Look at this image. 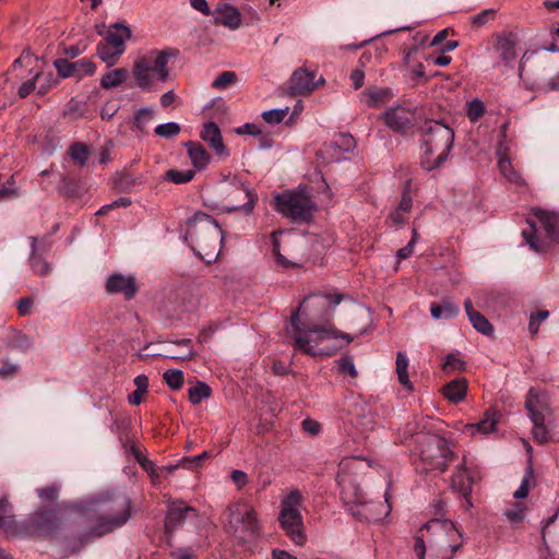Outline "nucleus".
I'll return each instance as SVG.
<instances>
[{"instance_id":"obj_33","label":"nucleus","mask_w":559,"mask_h":559,"mask_svg":"<svg viewBox=\"0 0 559 559\" xmlns=\"http://www.w3.org/2000/svg\"><path fill=\"white\" fill-rule=\"evenodd\" d=\"M96 55L103 62L107 63L108 67H111L118 62L123 53L111 48L105 40H102L96 46Z\"/></svg>"},{"instance_id":"obj_26","label":"nucleus","mask_w":559,"mask_h":559,"mask_svg":"<svg viewBox=\"0 0 559 559\" xmlns=\"http://www.w3.org/2000/svg\"><path fill=\"white\" fill-rule=\"evenodd\" d=\"M185 145L194 168L198 170L205 169L211 159L206 150L199 142L188 141Z\"/></svg>"},{"instance_id":"obj_39","label":"nucleus","mask_w":559,"mask_h":559,"mask_svg":"<svg viewBox=\"0 0 559 559\" xmlns=\"http://www.w3.org/2000/svg\"><path fill=\"white\" fill-rule=\"evenodd\" d=\"M195 176V170L193 169H187V170H179V169H169L165 173L164 179L166 181L176 183V185H182L191 181Z\"/></svg>"},{"instance_id":"obj_32","label":"nucleus","mask_w":559,"mask_h":559,"mask_svg":"<svg viewBox=\"0 0 559 559\" xmlns=\"http://www.w3.org/2000/svg\"><path fill=\"white\" fill-rule=\"evenodd\" d=\"M395 370L397 373V378L400 383L406 388L408 391H413L412 382L408 378V358L403 352H399L396 355L395 361Z\"/></svg>"},{"instance_id":"obj_49","label":"nucleus","mask_w":559,"mask_h":559,"mask_svg":"<svg viewBox=\"0 0 559 559\" xmlns=\"http://www.w3.org/2000/svg\"><path fill=\"white\" fill-rule=\"evenodd\" d=\"M37 82H40L37 93L39 95H46L52 87H55L59 81L52 72L43 73L41 78Z\"/></svg>"},{"instance_id":"obj_50","label":"nucleus","mask_w":559,"mask_h":559,"mask_svg":"<svg viewBox=\"0 0 559 559\" xmlns=\"http://www.w3.org/2000/svg\"><path fill=\"white\" fill-rule=\"evenodd\" d=\"M549 317L548 310H537L530 316L528 330L532 335L538 333L539 325Z\"/></svg>"},{"instance_id":"obj_31","label":"nucleus","mask_w":559,"mask_h":559,"mask_svg":"<svg viewBox=\"0 0 559 559\" xmlns=\"http://www.w3.org/2000/svg\"><path fill=\"white\" fill-rule=\"evenodd\" d=\"M129 71L126 68H117L106 72L100 78V87L104 90H110L120 86L127 81Z\"/></svg>"},{"instance_id":"obj_62","label":"nucleus","mask_w":559,"mask_h":559,"mask_svg":"<svg viewBox=\"0 0 559 559\" xmlns=\"http://www.w3.org/2000/svg\"><path fill=\"white\" fill-rule=\"evenodd\" d=\"M302 429L311 436H316L320 432L321 426L320 424L311 418H306L301 423Z\"/></svg>"},{"instance_id":"obj_28","label":"nucleus","mask_w":559,"mask_h":559,"mask_svg":"<svg viewBox=\"0 0 559 559\" xmlns=\"http://www.w3.org/2000/svg\"><path fill=\"white\" fill-rule=\"evenodd\" d=\"M430 313L433 319H453L460 313V307L451 299H442L439 304H432Z\"/></svg>"},{"instance_id":"obj_18","label":"nucleus","mask_w":559,"mask_h":559,"mask_svg":"<svg viewBox=\"0 0 559 559\" xmlns=\"http://www.w3.org/2000/svg\"><path fill=\"white\" fill-rule=\"evenodd\" d=\"M542 76L535 83V88L542 93L559 91V60L545 56L540 61Z\"/></svg>"},{"instance_id":"obj_21","label":"nucleus","mask_w":559,"mask_h":559,"mask_svg":"<svg viewBox=\"0 0 559 559\" xmlns=\"http://www.w3.org/2000/svg\"><path fill=\"white\" fill-rule=\"evenodd\" d=\"M131 36L132 32L130 27L123 23L117 22L109 25L103 40H105L111 48L124 53L126 41L129 40Z\"/></svg>"},{"instance_id":"obj_55","label":"nucleus","mask_w":559,"mask_h":559,"mask_svg":"<svg viewBox=\"0 0 559 559\" xmlns=\"http://www.w3.org/2000/svg\"><path fill=\"white\" fill-rule=\"evenodd\" d=\"M338 371L353 378L357 377V370L350 356H344L338 360Z\"/></svg>"},{"instance_id":"obj_59","label":"nucleus","mask_w":559,"mask_h":559,"mask_svg":"<svg viewBox=\"0 0 559 559\" xmlns=\"http://www.w3.org/2000/svg\"><path fill=\"white\" fill-rule=\"evenodd\" d=\"M335 143L341 150H343L345 152L353 150L356 144L355 139L350 134H346V133H341L337 136V140Z\"/></svg>"},{"instance_id":"obj_54","label":"nucleus","mask_w":559,"mask_h":559,"mask_svg":"<svg viewBox=\"0 0 559 559\" xmlns=\"http://www.w3.org/2000/svg\"><path fill=\"white\" fill-rule=\"evenodd\" d=\"M525 510L523 504L515 503L512 509L504 512V515L512 523H521L525 518Z\"/></svg>"},{"instance_id":"obj_51","label":"nucleus","mask_w":559,"mask_h":559,"mask_svg":"<svg viewBox=\"0 0 559 559\" xmlns=\"http://www.w3.org/2000/svg\"><path fill=\"white\" fill-rule=\"evenodd\" d=\"M41 72L37 71L34 73L33 78L23 82L19 87L17 94L21 98L27 97L32 92L36 90V82L40 80Z\"/></svg>"},{"instance_id":"obj_2","label":"nucleus","mask_w":559,"mask_h":559,"mask_svg":"<svg viewBox=\"0 0 559 559\" xmlns=\"http://www.w3.org/2000/svg\"><path fill=\"white\" fill-rule=\"evenodd\" d=\"M185 241L203 261L212 263L219 255L223 230L213 216L197 212L187 221Z\"/></svg>"},{"instance_id":"obj_15","label":"nucleus","mask_w":559,"mask_h":559,"mask_svg":"<svg viewBox=\"0 0 559 559\" xmlns=\"http://www.w3.org/2000/svg\"><path fill=\"white\" fill-rule=\"evenodd\" d=\"M234 521L241 524V528H236L234 534L242 540L254 539L261 533L262 526L258 519L257 511L247 502L237 506Z\"/></svg>"},{"instance_id":"obj_3","label":"nucleus","mask_w":559,"mask_h":559,"mask_svg":"<svg viewBox=\"0 0 559 559\" xmlns=\"http://www.w3.org/2000/svg\"><path fill=\"white\" fill-rule=\"evenodd\" d=\"M421 166L431 171L440 168L449 158L454 144V130L441 120H426L420 129Z\"/></svg>"},{"instance_id":"obj_42","label":"nucleus","mask_w":559,"mask_h":559,"mask_svg":"<svg viewBox=\"0 0 559 559\" xmlns=\"http://www.w3.org/2000/svg\"><path fill=\"white\" fill-rule=\"evenodd\" d=\"M485 112V104L479 98H474L466 103V116L471 122L478 121Z\"/></svg>"},{"instance_id":"obj_6","label":"nucleus","mask_w":559,"mask_h":559,"mask_svg":"<svg viewBox=\"0 0 559 559\" xmlns=\"http://www.w3.org/2000/svg\"><path fill=\"white\" fill-rule=\"evenodd\" d=\"M416 442L418 459L414 465L419 474L444 473L456 456L450 441L439 435L419 433L416 437Z\"/></svg>"},{"instance_id":"obj_12","label":"nucleus","mask_w":559,"mask_h":559,"mask_svg":"<svg viewBox=\"0 0 559 559\" xmlns=\"http://www.w3.org/2000/svg\"><path fill=\"white\" fill-rule=\"evenodd\" d=\"M301 502V492L298 489L290 490L289 493L282 499L281 511L277 519L281 528L290 540L298 546H302L306 543L302 515L299 511Z\"/></svg>"},{"instance_id":"obj_13","label":"nucleus","mask_w":559,"mask_h":559,"mask_svg":"<svg viewBox=\"0 0 559 559\" xmlns=\"http://www.w3.org/2000/svg\"><path fill=\"white\" fill-rule=\"evenodd\" d=\"M525 408L533 423L534 440L539 444L548 443L551 440V435L546 423L551 416V407L547 395L531 388L526 395Z\"/></svg>"},{"instance_id":"obj_23","label":"nucleus","mask_w":559,"mask_h":559,"mask_svg":"<svg viewBox=\"0 0 559 559\" xmlns=\"http://www.w3.org/2000/svg\"><path fill=\"white\" fill-rule=\"evenodd\" d=\"M452 488L457 490L466 500L469 499L473 489V477L467 472L465 459L459 463L451 478Z\"/></svg>"},{"instance_id":"obj_40","label":"nucleus","mask_w":559,"mask_h":559,"mask_svg":"<svg viewBox=\"0 0 559 559\" xmlns=\"http://www.w3.org/2000/svg\"><path fill=\"white\" fill-rule=\"evenodd\" d=\"M221 24L228 26L233 29L239 27L241 17L239 11L234 7H225L218 17Z\"/></svg>"},{"instance_id":"obj_1","label":"nucleus","mask_w":559,"mask_h":559,"mask_svg":"<svg viewBox=\"0 0 559 559\" xmlns=\"http://www.w3.org/2000/svg\"><path fill=\"white\" fill-rule=\"evenodd\" d=\"M97 502L103 514L97 518L95 524L80 535L68 539L73 552L80 551L94 539L121 528L132 518V501L126 493L107 491L98 497Z\"/></svg>"},{"instance_id":"obj_10","label":"nucleus","mask_w":559,"mask_h":559,"mask_svg":"<svg viewBox=\"0 0 559 559\" xmlns=\"http://www.w3.org/2000/svg\"><path fill=\"white\" fill-rule=\"evenodd\" d=\"M61 526L62 522L55 509L40 508L24 521H16L13 537L52 538L61 530Z\"/></svg>"},{"instance_id":"obj_7","label":"nucleus","mask_w":559,"mask_h":559,"mask_svg":"<svg viewBox=\"0 0 559 559\" xmlns=\"http://www.w3.org/2000/svg\"><path fill=\"white\" fill-rule=\"evenodd\" d=\"M179 49L166 47L162 50L153 49L146 55L139 57L132 67V75L136 85L142 91H152L154 78L158 82H166L169 79L168 62L170 58H177Z\"/></svg>"},{"instance_id":"obj_63","label":"nucleus","mask_w":559,"mask_h":559,"mask_svg":"<svg viewBox=\"0 0 559 559\" xmlns=\"http://www.w3.org/2000/svg\"><path fill=\"white\" fill-rule=\"evenodd\" d=\"M237 134L260 135L261 129L255 123H245L236 129Z\"/></svg>"},{"instance_id":"obj_16","label":"nucleus","mask_w":559,"mask_h":559,"mask_svg":"<svg viewBox=\"0 0 559 559\" xmlns=\"http://www.w3.org/2000/svg\"><path fill=\"white\" fill-rule=\"evenodd\" d=\"M381 118L391 131L405 134L415 124L416 110L404 105L392 106L384 110Z\"/></svg>"},{"instance_id":"obj_45","label":"nucleus","mask_w":559,"mask_h":559,"mask_svg":"<svg viewBox=\"0 0 559 559\" xmlns=\"http://www.w3.org/2000/svg\"><path fill=\"white\" fill-rule=\"evenodd\" d=\"M533 477H534V469H533L532 464H530L525 471V475L522 478L520 487L513 493V497L515 499H524L528 496L530 483Z\"/></svg>"},{"instance_id":"obj_61","label":"nucleus","mask_w":559,"mask_h":559,"mask_svg":"<svg viewBox=\"0 0 559 559\" xmlns=\"http://www.w3.org/2000/svg\"><path fill=\"white\" fill-rule=\"evenodd\" d=\"M230 478L239 490L248 484V475L240 469H234L230 473Z\"/></svg>"},{"instance_id":"obj_46","label":"nucleus","mask_w":559,"mask_h":559,"mask_svg":"<svg viewBox=\"0 0 559 559\" xmlns=\"http://www.w3.org/2000/svg\"><path fill=\"white\" fill-rule=\"evenodd\" d=\"M180 126L177 122H167L158 124L154 132L156 135L165 139H173L180 133Z\"/></svg>"},{"instance_id":"obj_43","label":"nucleus","mask_w":559,"mask_h":559,"mask_svg":"<svg viewBox=\"0 0 559 559\" xmlns=\"http://www.w3.org/2000/svg\"><path fill=\"white\" fill-rule=\"evenodd\" d=\"M163 378L167 385L175 391L180 390L185 382L183 372L179 369H168L164 372Z\"/></svg>"},{"instance_id":"obj_60","label":"nucleus","mask_w":559,"mask_h":559,"mask_svg":"<svg viewBox=\"0 0 559 559\" xmlns=\"http://www.w3.org/2000/svg\"><path fill=\"white\" fill-rule=\"evenodd\" d=\"M20 370L19 365L5 362L0 368V379L7 380L13 378Z\"/></svg>"},{"instance_id":"obj_56","label":"nucleus","mask_w":559,"mask_h":559,"mask_svg":"<svg viewBox=\"0 0 559 559\" xmlns=\"http://www.w3.org/2000/svg\"><path fill=\"white\" fill-rule=\"evenodd\" d=\"M36 492L43 501L51 502L57 499L59 487L57 485H50L43 488H37Z\"/></svg>"},{"instance_id":"obj_35","label":"nucleus","mask_w":559,"mask_h":559,"mask_svg":"<svg viewBox=\"0 0 559 559\" xmlns=\"http://www.w3.org/2000/svg\"><path fill=\"white\" fill-rule=\"evenodd\" d=\"M236 193L242 194L246 199L243 204L233 205L229 207V211H242L245 214H250L254 207L257 195L251 192L250 189L246 188L243 185L239 186L235 190Z\"/></svg>"},{"instance_id":"obj_14","label":"nucleus","mask_w":559,"mask_h":559,"mask_svg":"<svg viewBox=\"0 0 559 559\" xmlns=\"http://www.w3.org/2000/svg\"><path fill=\"white\" fill-rule=\"evenodd\" d=\"M199 516V511L187 504L181 499H169L166 504L164 520V534L167 539L173 538L174 534L183 527L188 520Z\"/></svg>"},{"instance_id":"obj_64","label":"nucleus","mask_w":559,"mask_h":559,"mask_svg":"<svg viewBox=\"0 0 559 559\" xmlns=\"http://www.w3.org/2000/svg\"><path fill=\"white\" fill-rule=\"evenodd\" d=\"M414 551L417 556V559H426V545L423 535L414 538Z\"/></svg>"},{"instance_id":"obj_48","label":"nucleus","mask_w":559,"mask_h":559,"mask_svg":"<svg viewBox=\"0 0 559 559\" xmlns=\"http://www.w3.org/2000/svg\"><path fill=\"white\" fill-rule=\"evenodd\" d=\"M53 67L57 70L58 76L68 79L74 76L73 64L66 58H59L53 61Z\"/></svg>"},{"instance_id":"obj_19","label":"nucleus","mask_w":559,"mask_h":559,"mask_svg":"<svg viewBox=\"0 0 559 559\" xmlns=\"http://www.w3.org/2000/svg\"><path fill=\"white\" fill-rule=\"evenodd\" d=\"M139 287L133 276H124L122 274H112L107 278L106 292L108 294H123L127 300L132 299Z\"/></svg>"},{"instance_id":"obj_57","label":"nucleus","mask_w":559,"mask_h":559,"mask_svg":"<svg viewBox=\"0 0 559 559\" xmlns=\"http://www.w3.org/2000/svg\"><path fill=\"white\" fill-rule=\"evenodd\" d=\"M131 199L130 198H126V197H121L117 200H115L114 202L109 203V204H106L104 206H102L97 212H96V215H105L107 214L110 210H114L116 207H128L129 205H131Z\"/></svg>"},{"instance_id":"obj_44","label":"nucleus","mask_w":559,"mask_h":559,"mask_svg":"<svg viewBox=\"0 0 559 559\" xmlns=\"http://www.w3.org/2000/svg\"><path fill=\"white\" fill-rule=\"evenodd\" d=\"M499 413L493 409H488L484 418L477 424V429L483 433H488L495 430L498 423Z\"/></svg>"},{"instance_id":"obj_47","label":"nucleus","mask_w":559,"mask_h":559,"mask_svg":"<svg viewBox=\"0 0 559 559\" xmlns=\"http://www.w3.org/2000/svg\"><path fill=\"white\" fill-rule=\"evenodd\" d=\"M237 74L234 71H224L213 81L212 87L216 90H225L229 85L236 83Z\"/></svg>"},{"instance_id":"obj_53","label":"nucleus","mask_w":559,"mask_h":559,"mask_svg":"<svg viewBox=\"0 0 559 559\" xmlns=\"http://www.w3.org/2000/svg\"><path fill=\"white\" fill-rule=\"evenodd\" d=\"M288 114V107L284 109H271L266 110L262 114V118L267 123H280L284 120L286 115Z\"/></svg>"},{"instance_id":"obj_17","label":"nucleus","mask_w":559,"mask_h":559,"mask_svg":"<svg viewBox=\"0 0 559 559\" xmlns=\"http://www.w3.org/2000/svg\"><path fill=\"white\" fill-rule=\"evenodd\" d=\"M316 72L307 68L296 69L288 81V93L292 96L308 95L312 93L319 85L324 84V79L320 78L314 81Z\"/></svg>"},{"instance_id":"obj_38","label":"nucleus","mask_w":559,"mask_h":559,"mask_svg":"<svg viewBox=\"0 0 559 559\" xmlns=\"http://www.w3.org/2000/svg\"><path fill=\"white\" fill-rule=\"evenodd\" d=\"M68 153L74 164L79 167H84L90 157L88 147L81 142H74L71 144Z\"/></svg>"},{"instance_id":"obj_9","label":"nucleus","mask_w":559,"mask_h":559,"mask_svg":"<svg viewBox=\"0 0 559 559\" xmlns=\"http://www.w3.org/2000/svg\"><path fill=\"white\" fill-rule=\"evenodd\" d=\"M369 466L360 457H345L338 464L336 476L341 489V499L345 504H364L366 496L360 487V479Z\"/></svg>"},{"instance_id":"obj_11","label":"nucleus","mask_w":559,"mask_h":559,"mask_svg":"<svg viewBox=\"0 0 559 559\" xmlns=\"http://www.w3.org/2000/svg\"><path fill=\"white\" fill-rule=\"evenodd\" d=\"M274 210L297 224L312 222L317 204L310 195L299 190H286L274 197Z\"/></svg>"},{"instance_id":"obj_5","label":"nucleus","mask_w":559,"mask_h":559,"mask_svg":"<svg viewBox=\"0 0 559 559\" xmlns=\"http://www.w3.org/2000/svg\"><path fill=\"white\" fill-rule=\"evenodd\" d=\"M423 535L426 547H429L431 559H453L463 546L464 538L460 530L451 521L430 520L417 532Z\"/></svg>"},{"instance_id":"obj_27","label":"nucleus","mask_w":559,"mask_h":559,"mask_svg":"<svg viewBox=\"0 0 559 559\" xmlns=\"http://www.w3.org/2000/svg\"><path fill=\"white\" fill-rule=\"evenodd\" d=\"M366 104L371 108H378L393 97V92L389 87L372 86L364 91Z\"/></svg>"},{"instance_id":"obj_25","label":"nucleus","mask_w":559,"mask_h":559,"mask_svg":"<svg viewBox=\"0 0 559 559\" xmlns=\"http://www.w3.org/2000/svg\"><path fill=\"white\" fill-rule=\"evenodd\" d=\"M441 392L444 399H447L453 404H459L466 396L467 380L465 378L454 379L444 384L441 389Z\"/></svg>"},{"instance_id":"obj_30","label":"nucleus","mask_w":559,"mask_h":559,"mask_svg":"<svg viewBox=\"0 0 559 559\" xmlns=\"http://www.w3.org/2000/svg\"><path fill=\"white\" fill-rule=\"evenodd\" d=\"M29 240H31V249H32L31 257H29L31 267L36 274H38L40 276H45V275L49 274L51 267H50L49 263L37 253L38 239L36 237H29Z\"/></svg>"},{"instance_id":"obj_24","label":"nucleus","mask_w":559,"mask_h":559,"mask_svg":"<svg viewBox=\"0 0 559 559\" xmlns=\"http://www.w3.org/2000/svg\"><path fill=\"white\" fill-rule=\"evenodd\" d=\"M464 308L473 328L483 335L490 336L493 334V326L488 319L474 309L472 300L467 298L464 301Z\"/></svg>"},{"instance_id":"obj_22","label":"nucleus","mask_w":559,"mask_h":559,"mask_svg":"<svg viewBox=\"0 0 559 559\" xmlns=\"http://www.w3.org/2000/svg\"><path fill=\"white\" fill-rule=\"evenodd\" d=\"M200 138L210 144L216 155L225 157L228 156V152L223 142L221 130L215 122L209 121L204 123L200 133Z\"/></svg>"},{"instance_id":"obj_52","label":"nucleus","mask_w":559,"mask_h":559,"mask_svg":"<svg viewBox=\"0 0 559 559\" xmlns=\"http://www.w3.org/2000/svg\"><path fill=\"white\" fill-rule=\"evenodd\" d=\"M496 16V10L486 9L479 12L478 14L471 17V23L475 27H481L486 25L489 21L493 20Z\"/></svg>"},{"instance_id":"obj_58","label":"nucleus","mask_w":559,"mask_h":559,"mask_svg":"<svg viewBox=\"0 0 559 559\" xmlns=\"http://www.w3.org/2000/svg\"><path fill=\"white\" fill-rule=\"evenodd\" d=\"M444 370H464L465 362L461 360L455 354H448L443 362Z\"/></svg>"},{"instance_id":"obj_4","label":"nucleus","mask_w":559,"mask_h":559,"mask_svg":"<svg viewBox=\"0 0 559 559\" xmlns=\"http://www.w3.org/2000/svg\"><path fill=\"white\" fill-rule=\"evenodd\" d=\"M301 306L292 312L290 314V326L294 332V349L301 352L306 355L317 357V356H332L336 353L337 348L332 346H326L323 348H317V346L311 345L312 341H320L323 338H344L347 343L353 342V336L340 332L335 329H333L331 325L324 326V325H318L312 324L309 326H306L304 323L299 320V309Z\"/></svg>"},{"instance_id":"obj_36","label":"nucleus","mask_w":559,"mask_h":559,"mask_svg":"<svg viewBox=\"0 0 559 559\" xmlns=\"http://www.w3.org/2000/svg\"><path fill=\"white\" fill-rule=\"evenodd\" d=\"M211 455L207 451H203L201 454L195 456H185L182 457L177 465L167 466L168 473H173L177 467H182L187 469H194L202 465V462L209 459Z\"/></svg>"},{"instance_id":"obj_34","label":"nucleus","mask_w":559,"mask_h":559,"mask_svg":"<svg viewBox=\"0 0 559 559\" xmlns=\"http://www.w3.org/2000/svg\"><path fill=\"white\" fill-rule=\"evenodd\" d=\"M153 119V110L150 108H140L134 112L133 121H132V130L140 133L146 134V127L150 121Z\"/></svg>"},{"instance_id":"obj_20","label":"nucleus","mask_w":559,"mask_h":559,"mask_svg":"<svg viewBox=\"0 0 559 559\" xmlns=\"http://www.w3.org/2000/svg\"><path fill=\"white\" fill-rule=\"evenodd\" d=\"M495 49L500 59L507 64L516 58L518 36L512 32H501L495 34Z\"/></svg>"},{"instance_id":"obj_8","label":"nucleus","mask_w":559,"mask_h":559,"mask_svg":"<svg viewBox=\"0 0 559 559\" xmlns=\"http://www.w3.org/2000/svg\"><path fill=\"white\" fill-rule=\"evenodd\" d=\"M528 227L522 236L530 248L536 252H545L550 242L559 243V215L542 209H534L527 219Z\"/></svg>"},{"instance_id":"obj_41","label":"nucleus","mask_w":559,"mask_h":559,"mask_svg":"<svg viewBox=\"0 0 559 559\" xmlns=\"http://www.w3.org/2000/svg\"><path fill=\"white\" fill-rule=\"evenodd\" d=\"M74 76L81 80L84 76H91L96 71V63L87 58H82L78 61L72 62Z\"/></svg>"},{"instance_id":"obj_29","label":"nucleus","mask_w":559,"mask_h":559,"mask_svg":"<svg viewBox=\"0 0 559 559\" xmlns=\"http://www.w3.org/2000/svg\"><path fill=\"white\" fill-rule=\"evenodd\" d=\"M11 511L12 506L8 499H0V528H2L8 536L13 537L16 520L15 516L11 514Z\"/></svg>"},{"instance_id":"obj_37","label":"nucleus","mask_w":559,"mask_h":559,"mask_svg":"<svg viewBox=\"0 0 559 559\" xmlns=\"http://www.w3.org/2000/svg\"><path fill=\"white\" fill-rule=\"evenodd\" d=\"M212 394V389L202 381H198L195 385L191 386L188 391L189 401L192 405L200 404L203 400L209 399Z\"/></svg>"}]
</instances>
